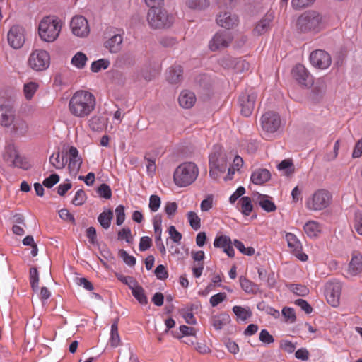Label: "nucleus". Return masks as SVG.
<instances>
[{
	"mask_svg": "<svg viewBox=\"0 0 362 362\" xmlns=\"http://www.w3.org/2000/svg\"><path fill=\"white\" fill-rule=\"evenodd\" d=\"M257 98V92L252 89H246L239 97V105L240 112L245 117H249L255 106V102Z\"/></svg>",
	"mask_w": 362,
	"mask_h": 362,
	"instance_id": "6e6552de",
	"label": "nucleus"
},
{
	"mask_svg": "<svg viewBox=\"0 0 362 362\" xmlns=\"http://www.w3.org/2000/svg\"><path fill=\"white\" fill-rule=\"evenodd\" d=\"M96 99L90 91L79 90L70 98L68 110L71 115L78 119L88 118L95 110Z\"/></svg>",
	"mask_w": 362,
	"mask_h": 362,
	"instance_id": "f257e3e1",
	"label": "nucleus"
},
{
	"mask_svg": "<svg viewBox=\"0 0 362 362\" xmlns=\"http://www.w3.org/2000/svg\"><path fill=\"white\" fill-rule=\"evenodd\" d=\"M14 119L13 112L11 108L6 105H0V124L9 127Z\"/></svg>",
	"mask_w": 362,
	"mask_h": 362,
	"instance_id": "bb28decb",
	"label": "nucleus"
},
{
	"mask_svg": "<svg viewBox=\"0 0 362 362\" xmlns=\"http://www.w3.org/2000/svg\"><path fill=\"white\" fill-rule=\"evenodd\" d=\"M87 61L88 57L86 54L82 52H78L72 57L71 63L76 68L82 69L86 66Z\"/></svg>",
	"mask_w": 362,
	"mask_h": 362,
	"instance_id": "72a5a7b5",
	"label": "nucleus"
},
{
	"mask_svg": "<svg viewBox=\"0 0 362 362\" xmlns=\"http://www.w3.org/2000/svg\"><path fill=\"white\" fill-rule=\"evenodd\" d=\"M192 308H187V309H182L181 314L182 315V317H184L185 322L189 325H195L197 323V320L192 313Z\"/></svg>",
	"mask_w": 362,
	"mask_h": 362,
	"instance_id": "3c124183",
	"label": "nucleus"
},
{
	"mask_svg": "<svg viewBox=\"0 0 362 362\" xmlns=\"http://www.w3.org/2000/svg\"><path fill=\"white\" fill-rule=\"evenodd\" d=\"M231 244V239L226 235L216 236L214 241V246L215 247L222 248L228 257H233L235 251Z\"/></svg>",
	"mask_w": 362,
	"mask_h": 362,
	"instance_id": "5701e85b",
	"label": "nucleus"
},
{
	"mask_svg": "<svg viewBox=\"0 0 362 362\" xmlns=\"http://www.w3.org/2000/svg\"><path fill=\"white\" fill-rule=\"evenodd\" d=\"M285 238L291 252L300 261H307L308 255L302 252V245L298 238L293 233H286Z\"/></svg>",
	"mask_w": 362,
	"mask_h": 362,
	"instance_id": "2eb2a0df",
	"label": "nucleus"
},
{
	"mask_svg": "<svg viewBox=\"0 0 362 362\" xmlns=\"http://www.w3.org/2000/svg\"><path fill=\"white\" fill-rule=\"evenodd\" d=\"M209 175L217 179L219 174L224 173L227 168V159L225 155L214 152L209 156Z\"/></svg>",
	"mask_w": 362,
	"mask_h": 362,
	"instance_id": "1a4fd4ad",
	"label": "nucleus"
},
{
	"mask_svg": "<svg viewBox=\"0 0 362 362\" xmlns=\"http://www.w3.org/2000/svg\"><path fill=\"white\" fill-rule=\"evenodd\" d=\"M310 61L313 66L325 69L330 66L332 59L330 55L325 51L317 49L311 52Z\"/></svg>",
	"mask_w": 362,
	"mask_h": 362,
	"instance_id": "ddd939ff",
	"label": "nucleus"
},
{
	"mask_svg": "<svg viewBox=\"0 0 362 362\" xmlns=\"http://www.w3.org/2000/svg\"><path fill=\"white\" fill-rule=\"evenodd\" d=\"M182 68L180 65L175 64L169 68L167 73V80L170 83H177L182 78Z\"/></svg>",
	"mask_w": 362,
	"mask_h": 362,
	"instance_id": "cd10ccee",
	"label": "nucleus"
},
{
	"mask_svg": "<svg viewBox=\"0 0 362 362\" xmlns=\"http://www.w3.org/2000/svg\"><path fill=\"white\" fill-rule=\"evenodd\" d=\"M332 196L331 193L325 189L315 190L305 201V208L312 211H322L329 206Z\"/></svg>",
	"mask_w": 362,
	"mask_h": 362,
	"instance_id": "39448f33",
	"label": "nucleus"
},
{
	"mask_svg": "<svg viewBox=\"0 0 362 362\" xmlns=\"http://www.w3.org/2000/svg\"><path fill=\"white\" fill-rule=\"evenodd\" d=\"M271 178L270 172L265 168L255 170L250 177L251 182L257 185H261L269 181Z\"/></svg>",
	"mask_w": 362,
	"mask_h": 362,
	"instance_id": "393cba45",
	"label": "nucleus"
},
{
	"mask_svg": "<svg viewBox=\"0 0 362 362\" xmlns=\"http://www.w3.org/2000/svg\"><path fill=\"white\" fill-rule=\"evenodd\" d=\"M59 180V177L57 174H52L43 181V185L47 188L52 187Z\"/></svg>",
	"mask_w": 362,
	"mask_h": 362,
	"instance_id": "e2e57ef3",
	"label": "nucleus"
},
{
	"mask_svg": "<svg viewBox=\"0 0 362 362\" xmlns=\"http://www.w3.org/2000/svg\"><path fill=\"white\" fill-rule=\"evenodd\" d=\"M346 276H355L362 272V255L354 252L346 271Z\"/></svg>",
	"mask_w": 362,
	"mask_h": 362,
	"instance_id": "412c9836",
	"label": "nucleus"
},
{
	"mask_svg": "<svg viewBox=\"0 0 362 362\" xmlns=\"http://www.w3.org/2000/svg\"><path fill=\"white\" fill-rule=\"evenodd\" d=\"M233 311L235 315L240 318L242 320H245L249 318L252 313L250 310L245 309L241 306L235 305L233 308Z\"/></svg>",
	"mask_w": 362,
	"mask_h": 362,
	"instance_id": "09e8293b",
	"label": "nucleus"
},
{
	"mask_svg": "<svg viewBox=\"0 0 362 362\" xmlns=\"http://www.w3.org/2000/svg\"><path fill=\"white\" fill-rule=\"evenodd\" d=\"M261 127L267 134H274L281 125V119L279 114L269 111L263 114L260 119Z\"/></svg>",
	"mask_w": 362,
	"mask_h": 362,
	"instance_id": "9d476101",
	"label": "nucleus"
},
{
	"mask_svg": "<svg viewBox=\"0 0 362 362\" xmlns=\"http://www.w3.org/2000/svg\"><path fill=\"white\" fill-rule=\"evenodd\" d=\"M273 19V13H267L263 18L255 24L252 30L253 35L259 36L268 32L271 28V23Z\"/></svg>",
	"mask_w": 362,
	"mask_h": 362,
	"instance_id": "aec40b11",
	"label": "nucleus"
},
{
	"mask_svg": "<svg viewBox=\"0 0 362 362\" xmlns=\"http://www.w3.org/2000/svg\"><path fill=\"white\" fill-rule=\"evenodd\" d=\"M241 288L247 294H256L259 292V286L243 276L239 277Z\"/></svg>",
	"mask_w": 362,
	"mask_h": 362,
	"instance_id": "7c9ffc66",
	"label": "nucleus"
},
{
	"mask_svg": "<svg viewBox=\"0 0 362 362\" xmlns=\"http://www.w3.org/2000/svg\"><path fill=\"white\" fill-rule=\"evenodd\" d=\"M234 246L243 254L251 256L255 254V249L253 247H245L244 244L238 240H235L233 241Z\"/></svg>",
	"mask_w": 362,
	"mask_h": 362,
	"instance_id": "8fccbe9b",
	"label": "nucleus"
},
{
	"mask_svg": "<svg viewBox=\"0 0 362 362\" xmlns=\"http://www.w3.org/2000/svg\"><path fill=\"white\" fill-rule=\"evenodd\" d=\"M62 27V23L57 16H45L38 25L39 36L45 42H52L59 37Z\"/></svg>",
	"mask_w": 362,
	"mask_h": 362,
	"instance_id": "7ed1b4c3",
	"label": "nucleus"
},
{
	"mask_svg": "<svg viewBox=\"0 0 362 362\" xmlns=\"http://www.w3.org/2000/svg\"><path fill=\"white\" fill-rule=\"evenodd\" d=\"M187 217L190 226L194 230H198L201 227V219L199 216L194 211H189Z\"/></svg>",
	"mask_w": 362,
	"mask_h": 362,
	"instance_id": "a18cd8bd",
	"label": "nucleus"
},
{
	"mask_svg": "<svg viewBox=\"0 0 362 362\" xmlns=\"http://www.w3.org/2000/svg\"><path fill=\"white\" fill-rule=\"evenodd\" d=\"M86 200V194L83 189H78L72 200V204L75 206H81Z\"/></svg>",
	"mask_w": 362,
	"mask_h": 362,
	"instance_id": "603ef678",
	"label": "nucleus"
},
{
	"mask_svg": "<svg viewBox=\"0 0 362 362\" xmlns=\"http://www.w3.org/2000/svg\"><path fill=\"white\" fill-rule=\"evenodd\" d=\"M216 21L218 25L226 29H231L238 25L239 20L236 15L229 12H224L217 16Z\"/></svg>",
	"mask_w": 362,
	"mask_h": 362,
	"instance_id": "4be33fe9",
	"label": "nucleus"
},
{
	"mask_svg": "<svg viewBox=\"0 0 362 362\" xmlns=\"http://www.w3.org/2000/svg\"><path fill=\"white\" fill-rule=\"evenodd\" d=\"M116 224L121 226L125 220L124 207L123 205H119L115 209Z\"/></svg>",
	"mask_w": 362,
	"mask_h": 362,
	"instance_id": "6e6d98bb",
	"label": "nucleus"
},
{
	"mask_svg": "<svg viewBox=\"0 0 362 362\" xmlns=\"http://www.w3.org/2000/svg\"><path fill=\"white\" fill-rule=\"evenodd\" d=\"M70 27L73 34L80 37H86L90 32L88 21L82 16L73 17L70 23Z\"/></svg>",
	"mask_w": 362,
	"mask_h": 362,
	"instance_id": "4468645a",
	"label": "nucleus"
},
{
	"mask_svg": "<svg viewBox=\"0 0 362 362\" xmlns=\"http://www.w3.org/2000/svg\"><path fill=\"white\" fill-rule=\"evenodd\" d=\"M12 132L18 136H25L29 131V125L28 122L21 118L13 119Z\"/></svg>",
	"mask_w": 362,
	"mask_h": 362,
	"instance_id": "a878e982",
	"label": "nucleus"
},
{
	"mask_svg": "<svg viewBox=\"0 0 362 362\" xmlns=\"http://www.w3.org/2000/svg\"><path fill=\"white\" fill-rule=\"evenodd\" d=\"M341 284L338 281H330L326 284L325 294L329 304L333 307L339 305Z\"/></svg>",
	"mask_w": 362,
	"mask_h": 362,
	"instance_id": "9b49d317",
	"label": "nucleus"
},
{
	"mask_svg": "<svg viewBox=\"0 0 362 362\" xmlns=\"http://www.w3.org/2000/svg\"><path fill=\"white\" fill-rule=\"evenodd\" d=\"M59 217L66 221H69V222H71V223H75V218L73 216V214H71L69 211L66 209H61L59 211Z\"/></svg>",
	"mask_w": 362,
	"mask_h": 362,
	"instance_id": "774afa93",
	"label": "nucleus"
},
{
	"mask_svg": "<svg viewBox=\"0 0 362 362\" xmlns=\"http://www.w3.org/2000/svg\"><path fill=\"white\" fill-rule=\"evenodd\" d=\"M147 21L151 28L160 29L171 26L174 22V17L164 8H151L147 14Z\"/></svg>",
	"mask_w": 362,
	"mask_h": 362,
	"instance_id": "423d86ee",
	"label": "nucleus"
},
{
	"mask_svg": "<svg viewBox=\"0 0 362 362\" xmlns=\"http://www.w3.org/2000/svg\"><path fill=\"white\" fill-rule=\"evenodd\" d=\"M110 65L108 60L105 59H100L97 61H94L90 66V69L93 72H98L101 69H106Z\"/></svg>",
	"mask_w": 362,
	"mask_h": 362,
	"instance_id": "de8ad7c7",
	"label": "nucleus"
},
{
	"mask_svg": "<svg viewBox=\"0 0 362 362\" xmlns=\"http://www.w3.org/2000/svg\"><path fill=\"white\" fill-rule=\"evenodd\" d=\"M131 291L134 297L140 304L146 305L148 303V299L145 294V291L141 286L137 284L134 288H132Z\"/></svg>",
	"mask_w": 362,
	"mask_h": 362,
	"instance_id": "58836bf2",
	"label": "nucleus"
},
{
	"mask_svg": "<svg viewBox=\"0 0 362 362\" xmlns=\"http://www.w3.org/2000/svg\"><path fill=\"white\" fill-rule=\"evenodd\" d=\"M315 0H292L291 5L294 9H301L310 6Z\"/></svg>",
	"mask_w": 362,
	"mask_h": 362,
	"instance_id": "4d7b16f0",
	"label": "nucleus"
},
{
	"mask_svg": "<svg viewBox=\"0 0 362 362\" xmlns=\"http://www.w3.org/2000/svg\"><path fill=\"white\" fill-rule=\"evenodd\" d=\"M214 197L212 195H208L205 199H204L200 204V208L202 211H208L213 206Z\"/></svg>",
	"mask_w": 362,
	"mask_h": 362,
	"instance_id": "69168bd1",
	"label": "nucleus"
},
{
	"mask_svg": "<svg viewBox=\"0 0 362 362\" xmlns=\"http://www.w3.org/2000/svg\"><path fill=\"white\" fill-rule=\"evenodd\" d=\"M227 295L225 293H218L212 296L210 298V303L211 306L216 307L219 303L226 300Z\"/></svg>",
	"mask_w": 362,
	"mask_h": 362,
	"instance_id": "680f3d73",
	"label": "nucleus"
},
{
	"mask_svg": "<svg viewBox=\"0 0 362 362\" xmlns=\"http://www.w3.org/2000/svg\"><path fill=\"white\" fill-rule=\"evenodd\" d=\"M229 322L230 317L228 315L225 313L214 315L211 318V325L217 330L221 329Z\"/></svg>",
	"mask_w": 362,
	"mask_h": 362,
	"instance_id": "473e14b6",
	"label": "nucleus"
},
{
	"mask_svg": "<svg viewBox=\"0 0 362 362\" xmlns=\"http://www.w3.org/2000/svg\"><path fill=\"white\" fill-rule=\"evenodd\" d=\"M257 202L261 208L267 212H272L276 209V206L272 201V197L268 195L259 194Z\"/></svg>",
	"mask_w": 362,
	"mask_h": 362,
	"instance_id": "2f4dec72",
	"label": "nucleus"
},
{
	"mask_svg": "<svg viewBox=\"0 0 362 362\" xmlns=\"http://www.w3.org/2000/svg\"><path fill=\"white\" fill-rule=\"evenodd\" d=\"M89 127L95 132H100L105 126V119L103 117L94 116L88 121Z\"/></svg>",
	"mask_w": 362,
	"mask_h": 362,
	"instance_id": "e433bc0d",
	"label": "nucleus"
},
{
	"mask_svg": "<svg viewBox=\"0 0 362 362\" xmlns=\"http://www.w3.org/2000/svg\"><path fill=\"white\" fill-rule=\"evenodd\" d=\"M196 100L195 94L188 90H182L178 97L179 105L185 109L192 108L195 104Z\"/></svg>",
	"mask_w": 362,
	"mask_h": 362,
	"instance_id": "b1692460",
	"label": "nucleus"
},
{
	"mask_svg": "<svg viewBox=\"0 0 362 362\" xmlns=\"http://www.w3.org/2000/svg\"><path fill=\"white\" fill-rule=\"evenodd\" d=\"M98 193L101 197L109 199L112 197V191L109 185L102 184L98 188Z\"/></svg>",
	"mask_w": 362,
	"mask_h": 362,
	"instance_id": "5fc2aeb1",
	"label": "nucleus"
},
{
	"mask_svg": "<svg viewBox=\"0 0 362 362\" xmlns=\"http://www.w3.org/2000/svg\"><path fill=\"white\" fill-rule=\"evenodd\" d=\"M112 218L113 212L109 209L100 214L98 217V221L104 229H108L111 225Z\"/></svg>",
	"mask_w": 362,
	"mask_h": 362,
	"instance_id": "f704fd0d",
	"label": "nucleus"
},
{
	"mask_svg": "<svg viewBox=\"0 0 362 362\" xmlns=\"http://www.w3.org/2000/svg\"><path fill=\"white\" fill-rule=\"evenodd\" d=\"M8 42L14 49L21 48L25 43V30L20 25H13L7 35Z\"/></svg>",
	"mask_w": 362,
	"mask_h": 362,
	"instance_id": "f8f14e48",
	"label": "nucleus"
},
{
	"mask_svg": "<svg viewBox=\"0 0 362 362\" xmlns=\"http://www.w3.org/2000/svg\"><path fill=\"white\" fill-rule=\"evenodd\" d=\"M199 174V169L195 163L184 162L175 168L173 173V182L179 187H186L196 181Z\"/></svg>",
	"mask_w": 362,
	"mask_h": 362,
	"instance_id": "f03ea898",
	"label": "nucleus"
},
{
	"mask_svg": "<svg viewBox=\"0 0 362 362\" xmlns=\"http://www.w3.org/2000/svg\"><path fill=\"white\" fill-rule=\"evenodd\" d=\"M282 315L284 317L286 322L293 323L296 320L295 311L291 308H284L282 310Z\"/></svg>",
	"mask_w": 362,
	"mask_h": 362,
	"instance_id": "864d4df0",
	"label": "nucleus"
},
{
	"mask_svg": "<svg viewBox=\"0 0 362 362\" xmlns=\"http://www.w3.org/2000/svg\"><path fill=\"white\" fill-rule=\"evenodd\" d=\"M38 87V83L33 81L24 84L23 93L26 100H30L33 98Z\"/></svg>",
	"mask_w": 362,
	"mask_h": 362,
	"instance_id": "a19ab883",
	"label": "nucleus"
},
{
	"mask_svg": "<svg viewBox=\"0 0 362 362\" xmlns=\"http://www.w3.org/2000/svg\"><path fill=\"white\" fill-rule=\"evenodd\" d=\"M151 245H152L151 238L148 236H143L140 239L139 246V250L141 252L146 251V250H148V248L151 247Z\"/></svg>",
	"mask_w": 362,
	"mask_h": 362,
	"instance_id": "338daca9",
	"label": "nucleus"
},
{
	"mask_svg": "<svg viewBox=\"0 0 362 362\" xmlns=\"http://www.w3.org/2000/svg\"><path fill=\"white\" fill-rule=\"evenodd\" d=\"M240 211L245 216L250 215L253 209L251 199L249 197H243L239 201Z\"/></svg>",
	"mask_w": 362,
	"mask_h": 362,
	"instance_id": "79ce46f5",
	"label": "nucleus"
},
{
	"mask_svg": "<svg viewBox=\"0 0 362 362\" xmlns=\"http://www.w3.org/2000/svg\"><path fill=\"white\" fill-rule=\"evenodd\" d=\"M168 233L170 238L175 243H179L182 239V234L177 230L174 226H170L168 228Z\"/></svg>",
	"mask_w": 362,
	"mask_h": 362,
	"instance_id": "bf43d9fd",
	"label": "nucleus"
},
{
	"mask_svg": "<svg viewBox=\"0 0 362 362\" xmlns=\"http://www.w3.org/2000/svg\"><path fill=\"white\" fill-rule=\"evenodd\" d=\"M259 339L262 343L269 344L274 341V339L272 335L267 329H262L259 333Z\"/></svg>",
	"mask_w": 362,
	"mask_h": 362,
	"instance_id": "052dcab7",
	"label": "nucleus"
},
{
	"mask_svg": "<svg viewBox=\"0 0 362 362\" xmlns=\"http://www.w3.org/2000/svg\"><path fill=\"white\" fill-rule=\"evenodd\" d=\"M292 75L301 86L310 87L313 83V76L306 68L300 64L295 66L292 70Z\"/></svg>",
	"mask_w": 362,
	"mask_h": 362,
	"instance_id": "f3484780",
	"label": "nucleus"
},
{
	"mask_svg": "<svg viewBox=\"0 0 362 362\" xmlns=\"http://www.w3.org/2000/svg\"><path fill=\"white\" fill-rule=\"evenodd\" d=\"M160 206V199L158 195H151L149 199V209L151 211L156 212Z\"/></svg>",
	"mask_w": 362,
	"mask_h": 362,
	"instance_id": "13d9d810",
	"label": "nucleus"
},
{
	"mask_svg": "<svg viewBox=\"0 0 362 362\" xmlns=\"http://www.w3.org/2000/svg\"><path fill=\"white\" fill-rule=\"evenodd\" d=\"M221 64L224 68L233 69L237 74L244 72L250 69V64L241 58L226 57L221 60Z\"/></svg>",
	"mask_w": 362,
	"mask_h": 362,
	"instance_id": "a211bd4d",
	"label": "nucleus"
},
{
	"mask_svg": "<svg viewBox=\"0 0 362 362\" xmlns=\"http://www.w3.org/2000/svg\"><path fill=\"white\" fill-rule=\"evenodd\" d=\"M186 4L191 9L202 10L209 6V1L208 0H187Z\"/></svg>",
	"mask_w": 362,
	"mask_h": 362,
	"instance_id": "37998d69",
	"label": "nucleus"
},
{
	"mask_svg": "<svg viewBox=\"0 0 362 362\" xmlns=\"http://www.w3.org/2000/svg\"><path fill=\"white\" fill-rule=\"evenodd\" d=\"M303 230L310 238L317 237L322 232V226L315 221H309L303 226Z\"/></svg>",
	"mask_w": 362,
	"mask_h": 362,
	"instance_id": "c756f323",
	"label": "nucleus"
},
{
	"mask_svg": "<svg viewBox=\"0 0 362 362\" xmlns=\"http://www.w3.org/2000/svg\"><path fill=\"white\" fill-rule=\"evenodd\" d=\"M351 226L358 235H362V211L358 210L354 212Z\"/></svg>",
	"mask_w": 362,
	"mask_h": 362,
	"instance_id": "c9c22d12",
	"label": "nucleus"
},
{
	"mask_svg": "<svg viewBox=\"0 0 362 362\" xmlns=\"http://www.w3.org/2000/svg\"><path fill=\"white\" fill-rule=\"evenodd\" d=\"M29 277L31 288L35 292L38 290L40 281L38 271L35 267L30 269Z\"/></svg>",
	"mask_w": 362,
	"mask_h": 362,
	"instance_id": "c03bdc74",
	"label": "nucleus"
},
{
	"mask_svg": "<svg viewBox=\"0 0 362 362\" xmlns=\"http://www.w3.org/2000/svg\"><path fill=\"white\" fill-rule=\"evenodd\" d=\"M118 238L121 240H125L127 243L132 241L131 230L129 228H123L118 232Z\"/></svg>",
	"mask_w": 362,
	"mask_h": 362,
	"instance_id": "0e129e2a",
	"label": "nucleus"
},
{
	"mask_svg": "<svg viewBox=\"0 0 362 362\" xmlns=\"http://www.w3.org/2000/svg\"><path fill=\"white\" fill-rule=\"evenodd\" d=\"M154 233L156 239L160 240L162 235V218L159 215H156L153 220Z\"/></svg>",
	"mask_w": 362,
	"mask_h": 362,
	"instance_id": "49530a36",
	"label": "nucleus"
},
{
	"mask_svg": "<svg viewBox=\"0 0 362 362\" xmlns=\"http://www.w3.org/2000/svg\"><path fill=\"white\" fill-rule=\"evenodd\" d=\"M28 66L36 71L47 69L50 64L49 54L43 49L33 50L28 58Z\"/></svg>",
	"mask_w": 362,
	"mask_h": 362,
	"instance_id": "0eeeda50",
	"label": "nucleus"
},
{
	"mask_svg": "<svg viewBox=\"0 0 362 362\" xmlns=\"http://www.w3.org/2000/svg\"><path fill=\"white\" fill-rule=\"evenodd\" d=\"M122 36L119 34L114 35L105 42V47L112 53L118 52L122 47Z\"/></svg>",
	"mask_w": 362,
	"mask_h": 362,
	"instance_id": "c85d7f7f",
	"label": "nucleus"
},
{
	"mask_svg": "<svg viewBox=\"0 0 362 362\" xmlns=\"http://www.w3.org/2000/svg\"><path fill=\"white\" fill-rule=\"evenodd\" d=\"M232 40L233 37L230 33L218 32L209 42V47L213 52L224 49L230 44Z\"/></svg>",
	"mask_w": 362,
	"mask_h": 362,
	"instance_id": "dca6fc26",
	"label": "nucleus"
},
{
	"mask_svg": "<svg viewBox=\"0 0 362 362\" xmlns=\"http://www.w3.org/2000/svg\"><path fill=\"white\" fill-rule=\"evenodd\" d=\"M296 27L302 33L319 32L324 28L322 16L315 11H307L298 17Z\"/></svg>",
	"mask_w": 362,
	"mask_h": 362,
	"instance_id": "20e7f679",
	"label": "nucleus"
},
{
	"mask_svg": "<svg viewBox=\"0 0 362 362\" xmlns=\"http://www.w3.org/2000/svg\"><path fill=\"white\" fill-rule=\"evenodd\" d=\"M49 162L56 169H63L67 163V160H65L64 156H60L59 151L53 153L49 158Z\"/></svg>",
	"mask_w": 362,
	"mask_h": 362,
	"instance_id": "4c0bfd02",
	"label": "nucleus"
},
{
	"mask_svg": "<svg viewBox=\"0 0 362 362\" xmlns=\"http://www.w3.org/2000/svg\"><path fill=\"white\" fill-rule=\"evenodd\" d=\"M68 159V168L71 173L76 174L81 166L82 158L79 156L78 149L74 146H71L66 153Z\"/></svg>",
	"mask_w": 362,
	"mask_h": 362,
	"instance_id": "6ab92c4d",
	"label": "nucleus"
},
{
	"mask_svg": "<svg viewBox=\"0 0 362 362\" xmlns=\"http://www.w3.org/2000/svg\"><path fill=\"white\" fill-rule=\"evenodd\" d=\"M110 344L112 347H117L121 344L117 322H113L111 325Z\"/></svg>",
	"mask_w": 362,
	"mask_h": 362,
	"instance_id": "ea45409f",
	"label": "nucleus"
}]
</instances>
